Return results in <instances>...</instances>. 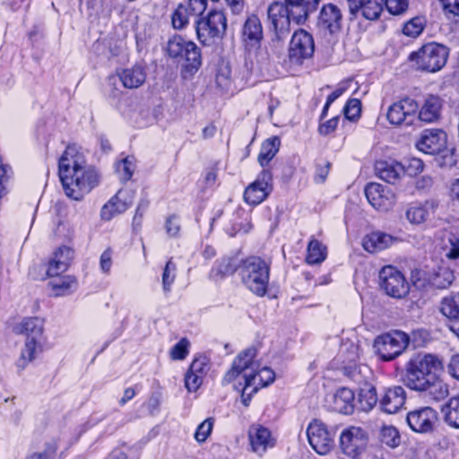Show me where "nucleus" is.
<instances>
[{
  "mask_svg": "<svg viewBox=\"0 0 459 459\" xmlns=\"http://www.w3.org/2000/svg\"><path fill=\"white\" fill-rule=\"evenodd\" d=\"M58 175L65 195L76 201L99 184L97 171L86 167L85 157L75 144L68 145L60 157Z\"/></svg>",
  "mask_w": 459,
  "mask_h": 459,
  "instance_id": "nucleus-1",
  "label": "nucleus"
},
{
  "mask_svg": "<svg viewBox=\"0 0 459 459\" xmlns=\"http://www.w3.org/2000/svg\"><path fill=\"white\" fill-rule=\"evenodd\" d=\"M441 360L429 353H419L406 363L402 376L403 385L416 392H429L436 401L448 395V386L438 377L442 369Z\"/></svg>",
  "mask_w": 459,
  "mask_h": 459,
  "instance_id": "nucleus-2",
  "label": "nucleus"
},
{
  "mask_svg": "<svg viewBox=\"0 0 459 459\" xmlns=\"http://www.w3.org/2000/svg\"><path fill=\"white\" fill-rule=\"evenodd\" d=\"M44 320L38 316L25 317L13 327L17 334L26 335V342L21 355L16 361V367L23 370L41 352Z\"/></svg>",
  "mask_w": 459,
  "mask_h": 459,
  "instance_id": "nucleus-3",
  "label": "nucleus"
},
{
  "mask_svg": "<svg viewBox=\"0 0 459 459\" xmlns=\"http://www.w3.org/2000/svg\"><path fill=\"white\" fill-rule=\"evenodd\" d=\"M239 268L244 285L254 294L264 296L269 283V264L259 256H249L242 261Z\"/></svg>",
  "mask_w": 459,
  "mask_h": 459,
  "instance_id": "nucleus-4",
  "label": "nucleus"
},
{
  "mask_svg": "<svg viewBox=\"0 0 459 459\" xmlns=\"http://www.w3.org/2000/svg\"><path fill=\"white\" fill-rule=\"evenodd\" d=\"M448 48L437 42L423 45L410 55V60L415 62L418 69L435 73L439 71L446 63Z\"/></svg>",
  "mask_w": 459,
  "mask_h": 459,
  "instance_id": "nucleus-5",
  "label": "nucleus"
},
{
  "mask_svg": "<svg viewBox=\"0 0 459 459\" xmlns=\"http://www.w3.org/2000/svg\"><path fill=\"white\" fill-rule=\"evenodd\" d=\"M197 39L204 45H211L221 39L227 30V18L221 10H211L206 16L195 21Z\"/></svg>",
  "mask_w": 459,
  "mask_h": 459,
  "instance_id": "nucleus-6",
  "label": "nucleus"
},
{
  "mask_svg": "<svg viewBox=\"0 0 459 459\" xmlns=\"http://www.w3.org/2000/svg\"><path fill=\"white\" fill-rule=\"evenodd\" d=\"M409 342L408 334L396 330L377 336L374 348L383 360L389 361L400 356L407 349Z\"/></svg>",
  "mask_w": 459,
  "mask_h": 459,
  "instance_id": "nucleus-7",
  "label": "nucleus"
},
{
  "mask_svg": "<svg viewBox=\"0 0 459 459\" xmlns=\"http://www.w3.org/2000/svg\"><path fill=\"white\" fill-rule=\"evenodd\" d=\"M380 287L386 295L394 299H403L410 291L404 275L395 267L385 266L379 272Z\"/></svg>",
  "mask_w": 459,
  "mask_h": 459,
  "instance_id": "nucleus-8",
  "label": "nucleus"
},
{
  "mask_svg": "<svg viewBox=\"0 0 459 459\" xmlns=\"http://www.w3.org/2000/svg\"><path fill=\"white\" fill-rule=\"evenodd\" d=\"M438 420V412L430 406L414 409L409 411L406 416V422L410 429L420 434L433 432L437 425Z\"/></svg>",
  "mask_w": 459,
  "mask_h": 459,
  "instance_id": "nucleus-9",
  "label": "nucleus"
},
{
  "mask_svg": "<svg viewBox=\"0 0 459 459\" xmlns=\"http://www.w3.org/2000/svg\"><path fill=\"white\" fill-rule=\"evenodd\" d=\"M314 52L315 43L312 35L303 29L296 30L290 43L289 56L290 61L295 64H301L303 60L310 58Z\"/></svg>",
  "mask_w": 459,
  "mask_h": 459,
  "instance_id": "nucleus-10",
  "label": "nucleus"
},
{
  "mask_svg": "<svg viewBox=\"0 0 459 459\" xmlns=\"http://www.w3.org/2000/svg\"><path fill=\"white\" fill-rule=\"evenodd\" d=\"M419 105L414 100L404 98L388 108L386 117L392 125L411 126L416 117Z\"/></svg>",
  "mask_w": 459,
  "mask_h": 459,
  "instance_id": "nucleus-11",
  "label": "nucleus"
},
{
  "mask_svg": "<svg viewBox=\"0 0 459 459\" xmlns=\"http://www.w3.org/2000/svg\"><path fill=\"white\" fill-rule=\"evenodd\" d=\"M307 435L310 446L319 455H326L333 447V436L320 420H315L308 425Z\"/></svg>",
  "mask_w": 459,
  "mask_h": 459,
  "instance_id": "nucleus-12",
  "label": "nucleus"
},
{
  "mask_svg": "<svg viewBox=\"0 0 459 459\" xmlns=\"http://www.w3.org/2000/svg\"><path fill=\"white\" fill-rule=\"evenodd\" d=\"M267 15L274 31L275 39H284L290 31L291 23L285 3L273 2L267 8Z\"/></svg>",
  "mask_w": 459,
  "mask_h": 459,
  "instance_id": "nucleus-13",
  "label": "nucleus"
},
{
  "mask_svg": "<svg viewBox=\"0 0 459 459\" xmlns=\"http://www.w3.org/2000/svg\"><path fill=\"white\" fill-rule=\"evenodd\" d=\"M271 182V172L267 169L262 170L257 178L246 188L245 201L251 205L262 203L272 190Z\"/></svg>",
  "mask_w": 459,
  "mask_h": 459,
  "instance_id": "nucleus-14",
  "label": "nucleus"
},
{
  "mask_svg": "<svg viewBox=\"0 0 459 459\" xmlns=\"http://www.w3.org/2000/svg\"><path fill=\"white\" fill-rule=\"evenodd\" d=\"M366 444L367 436L360 428L351 427L341 434V448L345 455L352 458H355L363 451Z\"/></svg>",
  "mask_w": 459,
  "mask_h": 459,
  "instance_id": "nucleus-15",
  "label": "nucleus"
},
{
  "mask_svg": "<svg viewBox=\"0 0 459 459\" xmlns=\"http://www.w3.org/2000/svg\"><path fill=\"white\" fill-rule=\"evenodd\" d=\"M147 73L143 65H134L132 67L118 70L115 75L108 77V82L115 84L119 81L126 89L140 88L146 81Z\"/></svg>",
  "mask_w": 459,
  "mask_h": 459,
  "instance_id": "nucleus-16",
  "label": "nucleus"
},
{
  "mask_svg": "<svg viewBox=\"0 0 459 459\" xmlns=\"http://www.w3.org/2000/svg\"><path fill=\"white\" fill-rule=\"evenodd\" d=\"M134 193L128 189H120L105 204L100 211V217L104 221H110L113 217L126 212L133 204Z\"/></svg>",
  "mask_w": 459,
  "mask_h": 459,
  "instance_id": "nucleus-17",
  "label": "nucleus"
},
{
  "mask_svg": "<svg viewBox=\"0 0 459 459\" xmlns=\"http://www.w3.org/2000/svg\"><path fill=\"white\" fill-rule=\"evenodd\" d=\"M446 144V134L440 129H426L416 143L419 151L430 155L442 152Z\"/></svg>",
  "mask_w": 459,
  "mask_h": 459,
  "instance_id": "nucleus-18",
  "label": "nucleus"
},
{
  "mask_svg": "<svg viewBox=\"0 0 459 459\" xmlns=\"http://www.w3.org/2000/svg\"><path fill=\"white\" fill-rule=\"evenodd\" d=\"M256 354L257 351L255 347H249L241 351L234 359L231 368L225 374L222 384L228 385L241 374L248 373L249 368H254Z\"/></svg>",
  "mask_w": 459,
  "mask_h": 459,
  "instance_id": "nucleus-19",
  "label": "nucleus"
},
{
  "mask_svg": "<svg viewBox=\"0 0 459 459\" xmlns=\"http://www.w3.org/2000/svg\"><path fill=\"white\" fill-rule=\"evenodd\" d=\"M350 20L353 21L360 13L369 21H376L383 12L384 0H347Z\"/></svg>",
  "mask_w": 459,
  "mask_h": 459,
  "instance_id": "nucleus-20",
  "label": "nucleus"
},
{
  "mask_svg": "<svg viewBox=\"0 0 459 459\" xmlns=\"http://www.w3.org/2000/svg\"><path fill=\"white\" fill-rule=\"evenodd\" d=\"M317 26L330 34L340 31L342 26L341 9L333 4H324L319 13Z\"/></svg>",
  "mask_w": 459,
  "mask_h": 459,
  "instance_id": "nucleus-21",
  "label": "nucleus"
},
{
  "mask_svg": "<svg viewBox=\"0 0 459 459\" xmlns=\"http://www.w3.org/2000/svg\"><path fill=\"white\" fill-rule=\"evenodd\" d=\"M321 0H284L290 22L304 24L309 14L316 11Z\"/></svg>",
  "mask_w": 459,
  "mask_h": 459,
  "instance_id": "nucleus-22",
  "label": "nucleus"
},
{
  "mask_svg": "<svg viewBox=\"0 0 459 459\" xmlns=\"http://www.w3.org/2000/svg\"><path fill=\"white\" fill-rule=\"evenodd\" d=\"M254 368H249V373L242 376L246 386H253L252 392L256 393L260 388L267 386L274 381V372L267 367L260 368V365L255 360Z\"/></svg>",
  "mask_w": 459,
  "mask_h": 459,
  "instance_id": "nucleus-23",
  "label": "nucleus"
},
{
  "mask_svg": "<svg viewBox=\"0 0 459 459\" xmlns=\"http://www.w3.org/2000/svg\"><path fill=\"white\" fill-rule=\"evenodd\" d=\"M406 392L403 387L395 385L387 388L379 400L380 408L388 414L396 413L405 403Z\"/></svg>",
  "mask_w": 459,
  "mask_h": 459,
  "instance_id": "nucleus-24",
  "label": "nucleus"
},
{
  "mask_svg": "<svg viewBox=\"0 0 459 459\" xmlns=\"http://www.w3.org/2000/svg\"><path fill=\"white\" fill-rule=\"evenodd\" d=\"M248 437L252 451L259 455H264L269 447L274 446V440L272 437L270 430L260 425L250 427Z\"/></svg>",
  "mask_w": 459,
  "mask_h": 459,
  "instance_id": "nucleus-25",
  "label": "nucleus"
},
{
  "mask_svg": "<svg viewBox=\"0 0 459 459\" xmlns=\"http://www.w3.org/2000/svg\"><path fill=\"white\" fill-rule=\"evenodd\" d=\"M74 257V250L66 246L58 247L48 263L47 273L55 277L65 272Z\"/></svg>",
  "mask_w": 459,
  "mask_h": 459,
  "instance_id": "nucleus-26",
  "label": "nucleus"
},
{
  "mask_svg": "<svg viewBox=\"0 0 459 459\" xmlns=\"http://www.w3.org/2000/svg\"><path fill=\"white\" fill-rule=\"evenodd\" d=\"M354 393L347 387H341L330 396L328 401L333 411L342 414H351L354 411Z\"/></svg>",
  "mask_w": 459,
  "mask_h": 459,
  "instance_id": "nucleus-27",
  "label": "nucleus"
},
{
  "mask_svg": "<svg viewBox=\"0 0 459 459\" xmlns=\"http://www.w3.org/2000/svg\"><path fill=\"white\" fill-rule=\"evenodd\" d=\"M376 175L382 180L395 184L404 174V168L394 161L378 160L375 164Z\"/></svg>",
  "mask_w": 459,
  "mask_h": 459,
  "instance_id": "nucleus-28",
  "label": "nucleus"
},
{
  "mask_svg": "<svg viewBox=\"0 0 459 459\" xmlns=\"http://www.w3.org/2000/svg\"><path fill=\"white\" fill-rule=\"evenodd\" d=\"M436 207L437 203L433 200L412 204L406 211V218L411 224L424 223L434 212Z\"/></svg>",
  "mask_w": 459,
  "mask_h": 459,
  "instance_id": "nucleus-29",
  "label": "nucleus"
},
{
  "mask_svg": "<svg viewBox=\"0 0 459 459\" xmlns=\"http://www.w3.org/2000/svg\"><path fill=\"white\" fill-rule=\"evenodd\" d=\"M395 240V238L387 233L374 231L366 236L363 247L368 252L376 253L389 247Z\"/></svg>",
  "mask_w": 459,
  "mask_h": 459,
  "instance_id": "nucleus-30",
  "label": "nucleus"
},
{
  "mask_svg": "<svg viewBox=\"0 0 459 459\" xmlns=\"http://www.w3.org/2000/svg\"><path fill=\"white\" fill-rule=\"evenodd\" d=\"M368 203L377 210H387L389 198L385 195V188L378 183H368L364 189Z\"/></svg>",
  "mask_w": 459,
  "mask_h": 459,
  "instance_id": "nucleus-31",
  "label": "nucleus"
},
{
  "mask_svg": "<svg viewBox=\"0 0 459 459\" xmlns=\"http://www.w3.org/2000/svg\"><path fill=\"white\" fill-rule=\"evenodd\" d=\"M441 108V99L437 96L430 95L425 100V102L419 112L418 118L427 123L435 122L440 117Z\"/></svg>",
  "mask_w": 459,
  "mask_h": 459,
  "instance_id": "nucleus-32",
  "label": "nucleus"
},
{
  "mask_svg": "<svg viewBox=\"0 0 459 459\" xmlns=\"http://www.w3.org/2000/svg\"><path fill=\"white\" fill-rule=\"evenodd\" d=\"M439 310L447 319V323H452L459 318V292L451 294L442 299Z\"/></svg>",
  "mask_w": 459,
  "mask_h": 459,
  "instance_id": "nucleus-33",
  "label": "nucleus"
},
{
  "mask_svg": "<svg viewBox=\"0 0 459 459\" xmlns=\"http://www.w3.org/2000/svg\"><path fill=\"white\" fill-rule=\"evenodd\" d=\"M281 140L277 136L265 140L261 146L257 160L262 167H265L279 152Z\"/></svg>",
  "mask_w": 459,
  "mask_h": 459,
  "instance_id": "nucleus-34",
  "label": "nucleus"
},
{
  "mask_svg": "<svg viewBox=\"0 0 459 459\" xmlns=\"http://www.w3.org/2000/svg\"><path fill=\"white\" fill-rule=\"evenodd\" d=\"M327 256V247L319 240L312 238L307 247L306 261L309 264L323 263Z\"/></svg>",
  "mask_w": 459,
  "mask_h": 459,
  "instance_id": "nucleus-35",
  "label": "nucleus"
},
{
  "mask_svg": "<svg viewBox=\"0 0 459 459\" xmlns=\"http://www.w3.org/2000/svg\"><path fill=\"white\" fill-rule=\"evenodd\" d=\"M242 33L243 36L249 40L258 42L262 39L263 28L256 15L252 14L247 18L243 25Z\"/></svg>",
  "mask_w": 459,
  "mask_h": 459,
  "instance_id": "nucleus-36",
  "label": "nucleus"
},
{
  "mask_svg": "<svg viewBox=\"0 0 459 459\" xmlns=\"http://www.w3.org/2000/svg\"><path fill=\"white\" fill-rule=\"evenodd\" d=\"M442 411L445 422L454 429H459V394L451 397Z\"/></svg>",
  "mask_w": 459,
  "mask_h": 459,
  "instance_id": "nucleus-37",
  "label": "nucleus"
},
{
  "mask_svg": "<svg viewBox=\"0 0 459 459\" xmlns=\"http://www.w3.org/2000/svg\"><path fill=\"white\" fill-rule=\"evenodd\" d=\"M54 296L70 294L76 288V281L72 276L56 278L49 282Z\"/></svg>",
  "mask_w": 459,
  "mask_h": 459,
  "instance_id": "nucleus-38",
  "label": "nucleus"
},
{
  "mask_svg": "<svg viewBox=\"0 0 459 459\" xmlns=\"http://www.w3.org/2000/svg\"><path fill=\"white\" fill-rule=\"evenodd\" d=\"M378 400L376 387L373 385H366L360 389L359 394V403L360 409L368 411L373 409Z\"/></svg>",
  "mask_w": 459,
  "mask_h": 459,
  "instance_id": "nucleus-39",
  "label": "nucleus"
},
{
  "mask_svg": "<svg viewBox=\"0 0 459 459\" xmlns=\"http://www.w3.org/2000/svg\"><path fill=\"white\" fill-rule=\"evenodd\" d=\"M185 59V68L190 72H196L202 65L201 50L195 43L188 44Z\"/></svg>",
  "mask_w": 459,
  "mask_h": 459,
  "instance_id": "nucleus-40",
  "label": "nucleus"
},
{
  "mask_svg": "<svg viewBox=\"0 0 459 459\" xmlns=\"http://www.w3.org/2000/svg\"><path fill=\"white\" fill-rule=\"evenodd\" d=\"M135 162L134 156H126L116 164V171L122 181L126 182L131 179L136 169Z\"/></svg>",
  "mask_w": 459,
  "mask_h": 459,
  "instance_id": "nucleus-41",
  "label": "nucleus"
},
{
  "mask_svg": "<svg viewBox=\"0 0 459 459\" xmlns=\"http://www.w3.org/2000/svg\"><path fill=\"white\" fill-rule=\"evenodd\" d=\"M188 7L186 4H180L171 15V23L174 29L182 30L189 22L191 16Z\"/></svg>",
  "mask_w": 459,
  "mask_h": 459,
  "instance_id": "nucleus-42",
  "label": "nucleus"
},
{
  "mask_svg": "<svg viewBox=\"0 0 459 459\" xmlns=\"http://www.w3.org/2000/svg\"><path fill=\"white\" fill-rule=\"evenodd\" d=\"M455 281L454 273L446 268L439 269L433 278V285L437 289H446Z\"/></svg>",
  "mask_w": 459,
  "mask_h": 459,
  "instance_id": "nucleus-43",
  "label": "nucleus"
},
{
  "mask_svg": "<svg viewBox=\"0 0 459 459\" xmlns=\"http://www.w3.org/2000/svg\"><path fill=\"white\" fill-rule=\"evenodd\" d=\"M56 445L48 443L41 449L28 454L24 459H56Z\"/></svg>",
  "mask_w": 459,
  "mask_h": 459,
  "instance_id": "nucleus-44",
  "label": "nucleus"
},
{
  "mask_svg": "<svg viewBox=\"0 0 459 459\" xmlns=\"http://www.w3.org/2000/svg\"><path fill=\"white\" fill-rule=\"evenodd\" d=\"M186 39L181 36L176 35L172 37L169 42L167 50L170 57L178 58L183 57L184 46Z\"/></svg>",
  "mask_w": 459,
  "mask_h": 459,
  "instance_id": "nucleus-45",
  "label": "nucleus"
},
{
  "mask_svg": "<svg viewBox=\"0 0 459 459\" xmlns=\"http://www.w3.org/2000/svg\"><path fill=\"white\" fill-rule=\"evenodd\" d=\"M423 29L424 23L422 19L414 17L404 24L403 32L408 37L415 38L422 32Z\"/></svg>",
  "mask_w": 459,
  "mask_h": 459,
  "instance_id": "nucleus-46",
  "label": "nucleus"
},
{
  "mask_svg": "<svg viewBox=\"0 0 459 459\" xmlns=\"http://www.w3.org/2000/svg\"><path fill=\"white\" fill-rule=\"evenodd\" d=\"M447 19L459 22V0H439Z\"/></svg>",
  "mask_w": 459,
  "mask_h": 459,
  "instance_id": "nucleus-47",
  "label": "nucleus"
},
{
  "mask_svg": "<svg viewBox=\"0 0 459 459\" xmlns=\"http://www.w3.org/2000/svg\"><path fill=\"white\" fill-rule=\"evenodd\" d=\"M213 422L214 420L212 418H208L198 425L195 433V439L198 443H204L211 435L213 428Z\"/></svg>",
  "mask_w": 459,
  "mask_h": 459,
  "instance_id": "nucleus-48",
  "label": "nucleus"
},
{
  "mask_svg": "<svg viewBox=\"0 0 459 459\" xmlns=\"http://www.w3.org/2000/svg\"><path fill=\"white\" fill-rule=\"evenodd\" d=\"M361 112V103L358 99H351L347 101L343 113L347 119L349 120H356L360 117Z\"/></svg>",
  "mask_w": 459,
  "mask_h": 459,
  "instance_id": "nucleus-49",
  "label": "nucleus"
},
{
  "mask_svg": "<svg viewBox=\"0 0 459 459\" xmlns=\"http://www.w3.org/2000/svg\"><path fill=\"white\" fill-rule=\"evenodd\" d=\"M175 271L176 265L172 263L171 259H169L167 262L162 273V286L166 292L170 290V287L175 280Z\"/></svg>",
  "mask_w": 459,
  "mask_h": 459,
  "instance_id": "nucleus-50",
  "label": "nucleus"
},
{
  "mask_svg": "<svg viewBox=\"0 0 459 459\" xmlns=\"http://www.w3.org/2000/svg\"><path fill=\"white\" fill-rule=\"evenodd\" d=\"M189 342L183 338L173 346L170 351V357L173 359H184L188 354Z\"/></svg>",
  "mask_w": 459,
  "mask_h": 459,
  "instance_id": "nucleus-51",
  "label": "nucleus"
},
{
  "mask_svg": "<svg viewBox=\"0 0 459 459\" xmlns=\"http://www.w3.org/2000/svg\"><path fill=\"white\" fill-rule=\"evenodd\" d=\"M387 11L394 15L403 13L408 8V0H385Z\"/></svg>",
  "mask_w": 459,
  "mask_h": 459,
  "instance_id": "nucleus-52",
  "label": "nucleus"
},
{
  "mask_svg": "<svg viewBox=\"0 0 459 459\" xmlns=\"http://www.w3.org/2000/svg\"><path fill=\"white\" fill-rule=\"evenodd\" d=\"M383 441L391 447H396L400 443V436L396 429L385 428L383 429Z\"/></svg>",
  "mask_w": 459,
  "mask_h": 459,
  "instance_id": "nucleus-53",
  "label": "nucleus"
},
{
  "mask_svg": "<svg viewBox=\"0 0 459 459\" xmlns=\"http://www.w3.org/2000/svg\"><path fill=\"white\" fill-rule=\"evenodd\" d=\"M203 382L201 375L192 373L188 370L185 377V385L189 392L196 391Z\"/></svg>",
  "mask_w": 459,
  "mask_h": 459,
  "instance_id": "nucleus-54",
  "label": "nucleus"
},
{
  "mask_svg": "<svg viewBox=\"0 0 459 459\" xmlns=\"http://www.w3.org/2000/svg\"><path fill=\"white\" fill-rule=\"evenodd\" d=\"M208 367V359L206 357H199L196 358L190 365L189 371L192 373H195L204 377L207 372Z\"/></svg>",
  "mask_w": 459,
  "mask_h": 459,
  "instance_id": "nucleus-55",
  "label": "nucleus"
},
{
  "mask_svg": "<svg viewBox=\"0 0 459 459\" xmlns=\"http://www.w3.org/2000/svg\"><path fill=\"white\" fill-rule=\"evenodd\" d=\"M165 229L169 237H176L180 230L178 217L175 214L169 216L166 220Z\"/></svg>",
  "mask_w": 459,
  "mask_h": 459,
  "instance_id": "nucleus-56",
  "label": "nucleus"
},
{
  "mask_svg": "<svg viewBox=\"0 0 459 459\" xmlns=\"http://www.w3.org/2000/svg\"><path fill=\"white\" fill-rule=\"evenodd\" d=\"M189 12L192 15H200L202 14L206 7L207 1L206 0H188L187 4H186Z\"/></svg>",
  "mask_w": 459,
  "mask_h": 459,
  "instance_id": "nucleus-57",
  "label": "nucleus"
},
{
  "mask_svg": "<svg viewBox=\"0 0 459 459\" xmlns=\"http://www.w3.org/2000/svg\"><path fill=\"white\" fill-rule=\"evenodd\" d=\"M270 54L266 48L259 47L255 52V61L260 68H266L270 64Z\"/></svg>",
  "mask_w": 459,
  "mask_h": 459,
  "instance_id": "nucleus-58",
  "label": "nucleus"
},
{
  "mask_svg": "<svg viewBox=\"0 0 459 459\" xmlns=\"http://www.w3.org/2000/svg\"><path fill=\"white\" fill-rule=\"evenodd\" d=\"M237 270L235 260L232 258L223 259L218 266V273L221 275L232 274Z\"/></svg>",
  "mask_w": 459,
  "mask_h": 459,
  "instance_id": "nucleus-59",
  "label": "nucleus"
},
{
  "mask_svg": "<svg viewBox=\"0 0 459 459\" xmlns=\"http://www.w3.org/2000/svg\"><path fill=\"white\" fill-rule=\"evenodd\" d=\"M339 117L336 116L324 123H321L318 127L319 134L322 135H327L333 133L338 125Z\"/></svg>",
  "mask_w": 459,
  "mask_h": 459,
  "instance_id": "nucleus-60",
  "label": "nucleus"
},
{
  "mask_svg": "<svg viewBox=\"0 0 459 459\" xmlns=\"http://www.w3.org/2000/svg\"><path fill=\"white\" fill-rule=\"evenodd\" d=\"M446 257L451 261L459 262V238L450 240V247L446 253Z\"/></svg>",
  "mask_w": 459,
  "mask_h": 459,
  "instance_id": "nucleus-61",
  "label": "nucleus"
},
{
  "mask_svg": "<svg viewBox=\"0 0 459 459\" xmlns=\"http://www.w3.org/2000/svg\"><path fill=\"white\" fill-rule=\"evenodd\" d=\"M100 268L103 273H108L112 264V252L110 249H106L100 256Z\"/></svg>",
  "mask_w": 459,
  "mask_h": 459,
  "instance_id": "nucleus-62",
  "label": "nucleus"
},
{
  "mask_svg": "<svg viewBox=\"0 0 459 459\" xmlns=\"http://www.w3.org/2000/svg\"><path fill=\"white\" fill-rule=\"evenodd\" d=\"M424 164L423 161L418 158H412L409 160L408 163V172L411 175H417L423 170Z\"/></svg>",
  "mask_w": 459,
  "mask_h": 459,
  "instance_id": "nucleus-63",
  "label": "nucleus"
},
{
  "mask_svg": "<svg viewBox=\"0 0 459 459\" xmlns=\"http://www.w3.org/2000/svg\"><path fill=\"white\" fill-rule=\"evenodd\" d=\"M448 370L455 378L459 379V354L452 356Z\"/></svg>",
  "mask_w": 459,
  "mask_h": 459,
  "instance_id": "nucleus-64",
  "label": "nucleus"
}]
</instances>
